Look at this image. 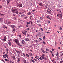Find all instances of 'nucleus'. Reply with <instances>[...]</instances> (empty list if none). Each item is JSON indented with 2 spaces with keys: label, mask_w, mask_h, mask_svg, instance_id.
<instances>
[{
  "label": "nucleus",
  "mask_w": 63,
  "mask_h": 63,
  "mask_svg": "<svg viewBox=\"0 0 63 63\" xmlns=\"http://www.w3.org/2000/svg\"><path fill=\"white\" fill-rule=\"evenodd\" d=\"M15 13L16 14H18V11H16L15 12Z\"/></svg>",
  "instance_id": "nucleus-28"
},
{
  "label": "nucleus",
  "mask_w": 63,
  "mask_h": 63,
  "mask_svg": "<svg viewBox=\"0 0 63 63\" xmlns=\"http://www.w3.org/2000/svg\"><path fill=\"white\" fill-rule=\"evenodd\" d=\"M14 41L18 45H20V44L19 43V41L18 39H15L14 40Z\"/></svg>",
  "instance_id": "nucleus-1"
},
{
  "label": "nucleus",
  "mask_w": 63,
  "mask_h": 63,
  "mask_svg": "<svg viewBox=\"0 0 63 63\" xmlns=\"http://www.w3.org/2000/svg\"><path fill=\"white\" fill-rule=\"evenodd\" d=\"M29 21L31 23V24H32V25H33V22L31 21Z\"/></svg>",
  "instance_id": "nucleus-19"
},
{
  "label": "nucleus",
  "mask_w": 63,
  "mask_h": 63,
  "mask_svg": "<svg viewBox=\"0 0 63 63\" xmlns=\"http://www.w3.org/2000/svg\"><path fill=\"white\" fill-rule=\"evenodd\" d=\"M30 23L29 22H27V24H30Z\"/></svg>",
  "instance_id": "nucleus-25"
},
{
  "label": "nucleus",
  "mask_w": 63,
  "mask_h": 63,
  "mask_svg": "<svg viewBox=\"0 0 63 63\" xmlns=\"http://www.w3.org/2000/svg\"><path fill=\"white\" fill-rule=\"evenodd\" d=\"M31 58H32V59H33V57H31Z\"/></svg>",
  "instance_id": "nucleus-58"
},
{
  "label": "nucleus",
  "mask_w": 63,
  "mask_h": 63,
  "mask_svg": "<svg viewBox=\"0 0 63 63\" xmlns=\"http://www.w3.org/2000/svg\"><path fill=\"white\" fill-rule=\"evenodd\" d=\"M25 41H29L30 40H29V38H26L25 39Z\"/></svg>",
  "instance_id": "nucleus-6"
},
{
  "label": "nucleus",
  "mask_w": 63,
  "mask_h": 63,
  "mask_svg": "<svg viewBox=\"0 0 63 63\" xmlns=\"http://www.w3.org/2000/svg\"><path fill=\"white\" fill-rule=\"evenodd\" d=\"M0 8H1V9L2 8V6H0Z\"/></svg>",
  "instance_id": "nucleus-42"
},
{
  "label": "nucleus",
  "mask_w": 63,
  "mask_h": 63,
  "mask_svg": "<svg viewBox=\"0 0 63 63\" xmlns=\"http://www.w3.org/2000/svg\"><path fill=\"white\" fill-rule=\"evenodd\" d=\"M28 15H31V13L29 12L28 13Z\"/></svg>",
  "instance_id": "nucleus-27"
},
{
  "label": "nucleus",
  "mask_w": 63,
  "mask_h": 63,
  "mask_svg": "<svg viewBox=\"0 0 63 63\" xmlns=\"http://www.w3.org/2000/svg\"><path fill=\"white\" fill-rule=\"evenodd\" d=\"M30 61L31 62H33V63H35V61L32 59L30 60Z\"/></svg>",
  "instance_id": "nucleus-11"
},
{
  "label": "nucleus",
  "mask_w": 63,
  "mask_h": 63,
  "mask_svg": "<svg viewBox=\"0 0 63 63\" xmlns=\"http://www.w3.org/2000/svg\"><path fill=\"white\" fill-rule=\"evenodd\" d=\"M15 51L17 52V53H19V54H20L21 53V51H17V50H16Z\"/></svg>",
  "instance_id": "nucleus-5"
},
{
  "label": "nucleus",
  "mask_w": 63,
  "mask_h": 63,
  "mask_svg": "<svg viewBox=\"0 0 63 63\" xmlns=\"http://www.w3.org/2000/svg\"><path fill=\"white\" fill-rule=\"evenodd\" d=\"M58 49H60V47H58Z\"/></svg>",
  "instance_id": "nucleus-63"
},
{
  "label": "nucleus",
  "mask_w": 63,
  "mask_h": 63,
  "mask_svg": "<svg viewBox=\"0 0 63 63\" xmlns=\"http://www.w3.org/2000/svg\"><path fill=\"white\" fill-rule=\"evenodd\" d=\"M56 56H59V53L58 52H57V54L56 55Z\"/></svg>",
  "instance_id": "nucleus-13"
},
{
  "label": "nucleus",
  "mask_w": 63,
  "mask_h": 63,
  "mask_svg": "<svg viewBox=\"0 0 63 63\" xmlns=\"http://www.w3.org/2000/svg\"><path fill=\"white\" fill-rule=\"evenodd\" d=\"M8 44L10 46H11V42H10V41L9 42V43H8Z\"/></svg>",
  "instance_id": "nucleus-16"
},
{
  "label": "nucleus",
  "mask_w": 63,
  "mask_h": 63,
  "mask_svg": "<svg viewBox=\"0 0 63 63\" xmlns=\"http://www.w3.org/2000/svg\"><path fill=\"white\" fill-rule=\"evenodd\" d=\"M0 16H4L5 15V14H1L0 13Z\"/></svg>",
  "instance_id": "nucleus-20"
},
{
  "label": "nucleus",
  "mask_w": 63,
  "mask_h": 63,
  "mask_svg": "<svg viewBox=\"0 0 63 63\" xmlns=\"http://www.w3.org/2000/svg\"><path fill=\"white\" fill-rule=\"evenodd\" d=\"M13 59H15V56H13Z\"/></svg>",
  "instance_id": "nucleus-23"
},
{
  "label": "nucleus",
  "mask_w": 63,
  "mask_h": 63,
  "mask_svg": "<svg viewBox=\"0 0 63 63\" xmlns=\"http://www.w3.org/2000/svg\"><path fill=\"white\" fill-rule=\"evenodd\" d=\"M40 30H42V31H43V29L42 28H41Z\"/></svg>",
  "instance_id": "nucleus-47"
},
{
  "label": "nucleus",
  "mask_w": 63,
  "mask_h": 63,
  "mask_svg": "<svg viewBox=\"0 0 63 63\" xmlns=\"http://www.w3.org/2000/svg\"><path fill=\"white\" fill-rule=\"evenodd\" d=\"M43 43L44 44V45H45V44H46V43H45V42H44V41H43Z\"/></svg>",
  "instance_id": "nucleus-39"
},
{
  "label": "nucleus",
  "mask_w": 63,
  "mask_h": 63,
  "mask_svg": "<svg viewBox=\"0 0 63 63\" xmlns=\"http://www.w3.org/2000/svg\"><path fill=\"white\" fill-rule=\"evenodd\" d=\"M23 34L24 35H26V33H27V31H26L24 30V31H23L22 32Z\"/></svg>",
  "instance_id": "nucleus-3"
},
{
  "label": "nucleus",
  "mask_w": 63,
  "mask_h": 63,
  "mask_svg": "<svg viewBox=\"0 0 63 63\" xmlns=\"http://www.w3.org/2000/svg\"><path fill=\"white\" fill-rule=\"evenodd\" d=\"M39 59H40V60H42V58L41 57H40L39 58Z\"/></svg>",
  "instance_id": "nucleus-49"
},
{
  "label": "nucleus",
  "mask_w": 63,
  "mask_h": 63,
  "mask_svg": "<svg viewBox=\"0 0 63 63\" xmlns=\"http://www.w3.org/2000/svg\"><path fill=\"white\" fill-rule=\"evenodd\" d=\"M45 36H44L43 37V39L44 40H45Z\"/></svg>",
  "instance_id": "nucleus-45"
},
{
  "label": "nucleus",
  "mask_w": 63,
  "mask_h": 63,
  "mask_svg": "<svg viewBox=\"0 0 63 63\" xmlns=\"http://www.w3.org/2000/svg\"><path fill=\"white\" fill-rule=\"evenodd\" d=\"M10 40H9L8 41H12V39H10Z\"/></svg>",
  "instance_id": "nucleus-35"
},
{
  "label": "nucleus",
  "mask_w": 63,
  "mask_h": 63,
  "mask_svg": "<svg viewBox=\"0 0 63 63\" xmlns=\"http://www.w3.org/2000/svg\"><path fill=\"white\" fill-rule=\"evenodd\" d=\"M38 40L39 41V42H43V40Z\"/></svg>",
  "instance_id": "nucleus-24"
},
{
  "label": "nucleus",
  "mask_w": 63,
  "mask_h": 63,
  "mask_svg": "<svg viewBox=\"0 0 63 63\" xmlns=\"http://www.w3.org/2000/svg\"><path fill=\"white\" fill-rule=\"evenodd\" d=\"M19 37H21V35H19Z\"/></svg>",
  "instance_id": "nucleus-56"
},
{
  "label": "nucleus",
  "mask_w": 63,
  "mask_h": 63,
  "mask_svg": "<svg viewBox=\"0 0 63 63\" xmlns=\"http://www.w3.org/2000/svg\"><path fill=\"white\" fill-rule=\"evenodd\" d=\"M18 61H19L20 60V58H18Z\"/></svg>",
  "instance_id": "nucleus-38"
},
{
  "label": "nucleus",
  "mask_w": 63,
  "mask_h": 63,
  "mask_svg": "<svg viewBox=\"0 0 63 63\" xmlns=\"http://www.w3.org/2000/svg\"><path fill=\"white\" fill-rule=\"evenodd\" d=\"M57 16L58 17H59L60 18H61L62 16V15L60 14H57Z\"/></svg>",
  "instance_id": "nucleus-2"
},
{
  "label": "nucleus",
  "mask_w": 63,
  "mask_h": 63,
  "mask_svg": "<svg viewBox=\"0 0 63 63\" xmlns=\"http://www.w3.org/2000/svg\"><path fill=\"white\" fill-rule=\"evenodd\" d=\"M5 56L6 57H7V58L9 57V56L7 55V54L6 53L5 55Z\"/></svg>",
  "instance_id": "nucleus-15"
},
{
  "label": "nucleus",
  "mask_w": 63,
  "mask_h": 63,
  "mask_svg": "<svg viewBox=\"0 0 63 63\" xmlns=\"http://www.w3.org/2000/svg\"><path fill=\"white\" fill-rule=\"evenodd\" d=\"M52 54V55L53 56V57H54V55H53V54Z\"/></svg>",
  "instance_id": "nucleus-41"
},
{
  "label": "nucleus",
  "mask_w": 63,
  "mask_h": 63,
  "mask_svg": "<svg viewBox=\"0 0 63 63\" xmlns=\"http://www.w3.org/2000/svg\"><path fill=\"white\" fill-rule=\"evenodd\" d=\"M39 5L41 7H43L44 6V5H43V4L42 3H39Z\"/></svg>",
  "instance_id": "nucleus-7"
},
{
  "label": "nucleus",
  "mask_w": 63,
  "mask_h": 63,
  "mask_svg": "<svg viewBox=\"0 0 63 63\" xmlns=\"http://www.w3.org/2000/svg\"><path fill=\"white\" fill-rule=\"evenodd\" d=\"M41 50H42V52L43 53H45V51L44 50V49H41Z\"/></svg>",
  "instance_id": "nucleus-18"
},
{
  "label": "nucleus",
  "mask_w": 63,
  "mask_h": 63,
  "mask_svg": "<svg viewBox=\"0 0 63 63\" xmlns=\"http://www.w3.org/2000/svg\"><path fill=\"white\" fill-rule=\"evenodd\" d=\"M26 56H27V57H29V55L27 54H26Z\"/></svg>",
  "instance_id": "nucleus-22"
},
{
  "label": "nucleus",
  "mask_w": 63,
  "mask_h": 63,
  "mask_svg": "<svg viewBox=\"0 0 63 63\" xmlns=\"http://www.w3.org/2000/svg\"><path fill=\"white\" fill-rule=\"evenodd\" d=\"M18 6L19 7H22V5L21 4H19L18 5Z\"/></svg>",
  "instance_id": "nucleus-10"
},
{
  "label": "nucleus",
  "mask_w": 63,
  "mask_h": 63,
  "mask_svg": "<svg viewBox=\"0 0 63 63\" xmlns=\"http://www.w3.org/2000/svg\"><path fill=\"white\" fill-rule=\"evenodd\" d=\"M1 51H2V50H3V48H1Z\"/></svg>",
  "instance_id": "nucleus-54"
},
{
  "label": "nucleus",
  "mask_w": 63,
  "mask_h": 63,
  "mask_svg": "<svg viewBox=\"0 0 63 63\" xmlns=\"http://www.w3.org/2000/svg\"><path fill=\"white\" fill-rule=\"evenodd\" d=\"M21 16L22 17H23L24 16V15H22Z\"/></svg>",
  "instance_id": "nucleus-32"
},
{
  "label": "nucleus",
  "mask_w": 63,
  "mask_h": 63,
  "mask_svg": "<svg viewBox=\"0 0 63 63\" xmlns=\"http://www.w3.org/2000/svg\"><path fill=\"white\" fill-rule=\"evenodd\" d=\"M7 3H9V1H7Z\"/></svg>",
  "instance_id": "nucleus-59"
},
{
  "label": "nucleus",
  "mask_w": 63,
  "mask_h": 63,
  "mask_svg": "<svg viewBox=\"0 0 63 63\" xmlns=\"http://www.w3.org/2000/svg\"><path fill=\"white\" fill-rule=\"evenodd\" d=\"M13 31H15V29H14V28L13 29Z\"/></svg>",
  "instance_id": "nucleus-50"
},
{
  "label": "nucleus",
  "mask_w": 63,
  "mask_h": 63,
  "mask_svg": "<svg viewBox=\"0 0 63 63\" xmlns=\"http://www.w3.org/2000/svg\"><path fill=\"white\" fill-rule=\"evenodd\" d=\"M23 55L24 56H25V54L24 53H23Z\"/></svg>",
  "instance_id": "nucleus-48"
},
{
  "label": "nucleus",
  "mask_w": 63,
  "mask_h": 63,
  "mask_svg": "<svg viewBox=\"0 0 63 63\" xmlns=\"http://www.w3.org/2000/svg\"><path fill=\"white\" fill-rule=\"evenodd\" d=\"M28 24H27V25H26V27H28Z\"/></svg>",
  "instance_id": "nucleus-40"
},
{
  "label": "nucleus",
  "mask_w": 63,
  "mask_h": 63,
  "mask_svg": "<svg viewBox=\"0 0 63 63\" xmlns=\"http://www.w3.org/2000/svg\"><path fill=\"white\" fill-rule=\"evenodd\" d=\"M8 24H10V23H11V22L10 21H8Z\"/></svg>",
  "instance_id": "nucleus-34"
},
{
  "label": "nucleus",
  "mask_w": 63,
  "mask_h": 63,
  "mask_svg": "<svg viewBox=\"0 0 63 63\" xmlns=\"http://www.w3.org/2000/svg\"><path fill=\"white\" fill-rule=\"evenodd\" d=\"M35 42H38V41L37 40H36L35 41Z\"/></svg>",
  "instance_id": "nucleus-60"
},
{
  "label": "nucleus",
  "mask_w": 63,
  "mask_h": 63,
  "mask_svg": "<svg viewBox=\"0 0 63 63\" xmlns=\"http://www.w3.org/2000/svg\"><path fill=\"white\" fill-rule=\"evenodd\" d=\"M27 18V17H25V19H26Z\"/></svg>",
  "instance_id": "nucleus-57"
},
{
  "label": "nucleus",
  "mask_w": 63,
  "mask_h": 63,
  "mask_svg": "<svg viewBox=\"0 0 63 63\" xmlns=\"http://www.w3.org/2000/svg\"><path fill=\"white\" fill-rule=\"evenodd\" d=\"M16 10V11L17 10L16 9H13L12 11V12L14 13H15V12Z\"/></svg>",
  "instance_id": "nucleus-8"
},
{
  "label": "nucleus",
  "mask_w": 63,
  "mask_h": 63,
  "mask_svg": "<svg viewBox=\"0 0 63 63\" xmlns=\"http://www.w3.org/2000/svg\"><path fill=\"white\" fill-rule=\"evenodd\" d=\"M32 16H30V19H31Z\"/></svg>",
  "instance_id": "nucleus-30"
},
{
  "label": "nucleus",
  "mask_w": 63,
  "mask_h": 63,
  "mask_svg": "<svg viewBox=\"0 0 63 63\" xmlns=\"http://www.w3.org/2000/svg\"><path fill=\"white\" fill-rule=\"evenodd\" d=\"M39 40H42V38H39Z\"/></svg>",
  "instance_id": "nucleus-55"
},
{
  "label": "nucleus",
  "mask_w": 63,
  "mask_h": 63,
  "mask_svg": "<svg viewBox=\"0 0 63 63\" xmlns=\"http://www.w3.org/2000/svg\"><path fill=\"white\" fill-rule=\"evenodd\" d=\"M4 39L6 40H7V37H6V36H5L4 37Z\"/></svg>",
  "instance_id": "nucleus-26"
},
{
  "label": "nucleus",
  "mask_w": 63,
  "mask_h": 63,
  "mask_svg": "<svg viewBox=\"0 0 63 63\" xmlns=\"http://www.w3.org/2000/svg\"><path fill=\"white\" fill-rule=\"evenodd\" d=\"M29 54L30 55L32 56H33V54L31 53H29Z\"/></svg>",
  "instance_id": "nucleus-12"
},
{
  "label": "nucleus",
  "mask_w": 63,
  "mask_h": 63,
  "mask_svg": "<svg viewBox=\"0 0 63 63\" xmlns=\"http://www.w3.org/2000/svg\"><path fill=\"white\" fill-rule=\"evenodd\" d=\"M59 29L60 30H62V28L61 27H60Z\"/></svg>",
  "instance_id": "nucleus-52"
},
{
  "label": "nucleus",
  "mask_w": 63,
  "mask_h": 63,
  "mask_svg": "<svg viewBox=\"0 0 63 63\" xmlns=\"http://www.w3.org/2000/svg\"><path fill=\"white\" fill-rule=\"evenodd\" d=\"M5 61H8V60L7 59H5Z\"/></svg>",
  "instance_id": "nucleus-43"
},
{
  "label": "nucleus",
  "mask_w": 63,
  "mask_h": 63,
  "mask_svg": "<svg viewBox=\"0 0 63 63\" xmlns=\"http://www.w3.org/2000/svg\"><path fill=\"white\" fill-rule=\"evenodd\" d=\"M46 51H49V49H48L47 48L46 49Z\"/></svg>",
  "instance_id": "nucleus-36"
},
{
  "label": "nucleus",
  "mask_w": 63,
  "mask_h": 63,
  "mask_svg": "<svg viewBox=\"0 0 63 63\" xmlns=\"http://www.w3.org/2000/svg\"><path fill=\"white\" fill-rule=\"evenodd\" d=\"M41 57L42 59H44V56H41Z\"/></svg>",
  "instance_id": "nucleus-31"
},
{
  "label": "nucleus",
  "mask_w": 63,
  "mask_h": 63,
  "mask_svg": "<svg viewBox=\"0 0 63 63\" xmlns=\"http://www.w3.org/2000/svg\"><path fill=\"white\" fill-rule=\"evenodd\" d=\"M47 17L49 19H50V20H51V19L49 17V16H47Z\"/></svg>",
  "instance_id": "nucleus-17"
},
{
  "label": "nucleus",
  "mask_w": 63,
  "mask_h": 63,
  "mask_svg": "<svg viewBox=\"0 0 63 63\" xmlns=\"http://www.w3.org/2000/svg\"><path fill=\"white\" fill-rule=\"evenodd\" d=\"M40 19H41V20H42L43 19V17H40Z\"/></svg>",
  "instance_id": "nucleus-29"
},
{
  "label": "nucleus",
  "mask_w": 63,
  "mask_h": 63,
  "mask_svg": "<svg viewBox=\"0 0 63 63\" xmlns=\"http://www.w3.org/2000/svg\"><path fill=\"white\" fill-rule=\"evenodd\" d=\"M2 61H3V62H5V61H4V60H2Z\"/></svg>",
  "instance_id": "nucleus-53"
},
{
  "label": "nucleus",
  "mask_w": 63,
  "mask_h": 63,
  "mask_svg": "<svg viewBox=\"0 0 63 63\" xmlns=\"http://www.w3.org/2000/svg\"><path fill=\"white\" fill-rule=\"evenodd\" d=\"M4 47H5V48L7 49V47H6V46H4Z\"/></svg>",
  "instance_id": "nucleus-46"
},
{
  "label": "nucleus",
  "mask_w": 63,
  "mask_h": 63,
  "mask_svg": "<svg viewBox=\"0 0 63 63\" xmlns=\"http://www.w3.org/2000/svg\"><path fill=\"white\" fill-rule=\"evenodd\" d=\"M42 55L43 56H45V54H42Z\"/></svg>",
  "instance_id": "nucleus-33"
},
{
  "label": "nucleus",
  "mask_w": 63,
  "mask_h": 63,
  "mask_svg": "<svg viewBox=\"0 0 63 63\" xmlns=\"http://www.w3.org/2000/svg\"><path fill=\"white\" fill-rule=\"evenodd\" d=\"M32 12H35V10H32Z\"/></svg>",
  "instance_id": "nucleus-51"
},
{
  "label": "nucleus",
  "mask_w": 63,
  "mask_h": 63,
  "mask_svg": "<svg viewBox=\"0 0 63 63\" xmlns=\"http://www.w3.org/2000/svg\"><path fill=\"white\" fill-rule=\"evenodd\" d=\"M63 55V53L61 54V56H62Z\"/></svg>",
  "instance_id": "nucleus-61"
},
{
  "label": "nucleus",
  "mask_w": 63,
  "mask_h": 63,
  "mask_svg": "<svg viewBox=\"0 0 63 63\" xmlns=\"http://www.w3.org/2000/svg\"><path fill=\"white\" fill-rule=\"evenodd\" d=\"M62 62H63V61H60V63H62Z\"/></svg>",
  "instance_id": "nucleus-62"
},
{
  "label": "nucleus",
  "mask_w": 63,
  "mask_h": 63,
  "mask_svg": "<svg viewBox=\"0 0 63 63\" xmlns=\"http://www.w3.org/2000/svg\"><path fill=\"white\" fill-rule=\"evenodd\" d=\"M3 22V18H1L0 19V23H2Z\"/></svg>",
  "instance_id": "nucleus-9"
},
{
  "label": "nucleus",
  "mask_w": 63,
  "mask_h": 63,
  "mask_svg": "<svg viewBox=\"0 0 63 63\" xmlns=\"http://www.w3.org/2000/svg\"><path fill=\"white\" fill-rule=\"evenodd\" d=\"M10 26L12 28H14L15 27V26L13 25H11Z\"/></svg>",
  "instance_id": "nucleus-14"
},
{
  "label": "nucleus",
  "mask_w": 63,
  "mask_h": 63,
  "mask_svg": "<svg viewBox=\"0 0 63 63\" xmlns=\"http://www.w3.org/2000/svg\"><path fill=\"white\" fill-rule=\"evenodd\" d=\"M6 51H7V53H8V49H6Z\"/></svg>",
  "instance_id": "nucleus-44"
},
{
  "label": "nucleus",
  "mask_w": 63,
  "mask_h": 63,
  "mask_svg": "<svg viewBox=\"0 0 63 63\" xmlns=\"http://www.w3.org/2000/svg\"><path fill=\"white\" fill-rule=\"evenodd\" d=\"M38 25L39 26H41V24H38Z\"/></svg>",
  "instance_id": "nucleus-64"
},
{
  "label": "nucleus",
  "mask_w": 63,
  "mask_h": 63,
  "mask_svg": "<svg viewBox=\"0 0 63 63\" xmlns=\"http://www.w3.org/2000/svg\"><path fill=\"white\" fill-rule=\"evenodd\" d=\"M2 40L3 41H4L5 42L6 41V40L4 39H3Z\"/></svg>",
  "instance_id": "nucleus-21"
},
{
  "label": "nucleus",
  "mask_w": 63,
  "mask_h": 63,
  "mask_svg": "<svg viewBox=\"0 0 63 63\" xmlns=\"http://www.w3.org/2000/svg\"><path fill=\"white\" fill-rule=\"evenodd\" d=\"M21 43L22 44H24V45L25 44V41L24 40H22L21 41Z\"/></svg>",
  "instance_id": "nucleus-4"
},
{
  "label": "nucleus",
  "mask_w": 63,
  "mask_h": 63,
  "mask_svg": "<svg viewBox=\"0 0 63 63\" xmlns=\"http://www.w3.org/2000/svg\"><path fill=\"white\" fill-rule=\"evenodd\" d=\"M21 14H22V13H21V12H20L19 14V15H20Z\"/></svg>",
  "instance_id": "nucleus-37"
}]
</instances>
